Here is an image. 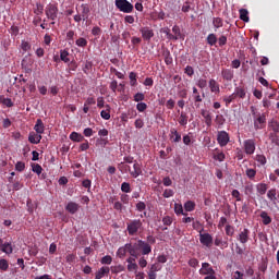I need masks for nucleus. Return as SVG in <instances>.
I'll return each mask as SVG.
<instances>
[{
  "instance_id": "69168bd1",
  "label": "nucleus",
  "mask_w": 279,
  "mask_h": 279,
  "mask_svg": "<svg viewBox=\"0 0 279 279\" xmlns=\"http://www.w3.org/2000/svg\"><path fill=\"white\" fill-rule=\"evenodd\" d=\"M163 226H171L173 223V218L171 216H165L162 218Z\"/></svg>"
},
{
  "instance_id": "2eb2a0df",
  "label": "nucleus",
  "mask_w": 279,
  "mask_h": 279,
  "mask_svg": "<svg viewBox=\"0 0 279 279\" xmlns=\"http://www.w3.org/2000/svg\"><path fill=\"white\" fill-rule=\"evenodd\" d=\"M28 141L32 143V145H38V143L43 141V135L36 132H31L28 135Z\"/></svg>"
},
{
  "instance_id": "473e14b6",
  "label": "nucleus",
  "mask_w": 279,
  "mask_h": 279,
  "mask_svg": "<svg viewBox=\"0 0 279 279\" xmlns=\"http://www.w3.org/2000/svg\"><path fill=\"white\" fill-rule=\"evenodd\" d=\"M233 95H235V98H236V97H240V99H245V95H246L245 88L236 87V88L234 89Z\"/></svg>"
},
{
  "instance_id": "4be33fe9",
  "label": "nucleus",
  "mask_w": 279,
  "mask_h": 279,
  "mask_svg": "<svg viewBox=\"0 0 279 279\" xmlns=\"http://www.w3.org/2000/svg\"><path fill=\"white\" fill-rule=\"evenodd\" d=\"M170 138L172 140V143H180V141H182V135L178 132V130L171 129Z\"/></svg>"
},
{
  "instance_id": "cd10ccee",
  "label": "nucleus",
  "mask_w": 279,
  "mask_h": 279,
  "mask_svg": "<svg viewBox=\"0 0 279 279\" xmlns=\"http://www.w3.org/2000/svg\"><path fill=\"white\" fill-rule=\"evenodd\" d=\"M179 125L185 126L189 124V116L186 112L182 111L180 117H179Z\"/></svg>"
},
{
  "instance_id": "423d86ee",
  "label": "nucleus",
  "mask_w": 279,
  "mask_h": 279,
  "mask_svg": "<svg viewBox=\"0 0 279 279\" xmlns=\"http://www.w3.org/2000/svg\"><path fill=\"white\" fill-rule=\"evenodd\" d=\"M243 147L246 156H252L256 151V142L254 140H245Z\"/></svg>"
},
{
  "instance_id": "7ed1b4c3",
  "label": "nucleus",
  "mask_w": 279,
  "mask_h": 279,
  "mask_svg": "<svg viewBox=\"0 0 279 279\" xmlns=\"http://www.w3.org/2000/svg\"><path fill=\"white\" fill-rule=\"evenodd\" d=\"M143 221L141 219H133L126 223V232L129 236H136L140 232H143Z\"/></svg>"
},
{
  "instance_id": "0eeeda50",
  "label": "nucleus",
  "mask_w": 279,
  "mask_h": 279,
  "mask_svg": "<svg viewBox=\"0 0 279 279\" xmlns=\"http://www.w3.org/2000/svg\"><path fill=\"white\" fill-rule=\"evenodd\" d=\"M58 5L56 4H48L46 7V16L47 19H49L50 21H56V19H58Z\"/></svg>"
},
{
  "instance_id": "774afa93",
  "label": "nucleus",
  "mask_w": 279,
  "mask_h": 279,
  "mask_svg": "<svg viewBox=\"0 0 279 279\" xmlns=\"http://www.w3.org/2000/svg\"><path fill=\"white\" fill-rule=\"evenodd\" d=\"M244 276H245V275H244L243 272L236 270V271L233 272L232 279H243Z\"/></svg>"
},
{
  "instance_id": "c03bdc74",
  "label": "nucleus",
  "mask_w": 279,
  "mask_h": 279,
  "mask_svg": "<svg viewBox=\"0 0 279 279\" xmlns=\"http://www.w3.org/2000/svg\"><path fill=\"white\" fill-rule=\"evenodd\" d=\"M234 99H236V94H231L230 96L225 97L223 101L226 104V107L228 108V106H230L234 101Z\"/></svg>"
},
{
  "instance_id": "f257e3e1",
  "label": "nucleus",
  "mask_w": 279,
  "mask_h": 279,
  "mask_svg": "<svg viewBox=\"0 0 279 279\" xmlns=\"http://www.w3.org/2000/svg\"><path fill=\"white\" fill-rule=\"evenodd\" d=\"M129 245L130 256H141V251L143 256L151 254V245L143 240H137L134 244L129 243Z\"/></svg>"
},
{
  "instance_id": "2f4dec72",
  "label": "nucleus",
  "mask_w": 279,
  "mask_h": 279,
  "mask_svg": "<svg viewBox=\"0 0 279 279\" xmlns=\"http://www.w3.org/2000/svg\"><path fill=\"white\" fill-rule=\"evenodd\" d=\"M0 104L3 106H7V108H12L14 106V102H12V99L5 98V96H0Z\"/></svg>"
},
{
  "instance_id": "a19ab883",
  "label": "nucleus",
  "mask_w": 279,
  "mask_h": 279,
  "mask_svg": "<svg viewBox=\"0 0 279 279\" xmlns=\"http://www.w3.org/2000/svg\"><path fill=\"white\" fill-rule=\"evenodd\" d=\"M256 189H257V193L259 195H265V193H267V184H265V183H258L256 185Z\"/></svg>"
},
{
  "instance_id": "20e7f679",
  "label": "nucleus",
  "mask_w": 279,
  "mask_h": 279,
  "mask_svg": "<svg viewBox=\"0 0 279 279\" xmlns=\"http://www.w3.org/2000/svg\"><path fill=\"white\" fill-rule=\"evenodd\" d=\"M116 8H118V10L124 14L134 12V5L128 0H116Z\"/></svg>"
},
{
  "instance_id": "f8f14e48",
  "label": "nucleus",
  "mask_w": 279,
  "mask_h": 279,
  "mask_svg": "<svg viewBox=\"0 0 279 279\" xmlns=\"http://www.w3.org/2000/svg\"><path fill=\"white\" fill-rule=\"evenodd\" d=\"M128 254H130V244L126 243L123 246H120L118 248V251L116 252V255L118 258H120L121 260H123V258H125V256H128Z\"/></svg>"
},
{
  "instance_id": "6e6d98bb",
  "label": "nucleus",
  "mask_w": 279,
  "mask_h": 279,
  "mask_svg": "<svg viewBox=\"0 0 279 279\" xmlns=\"http://www.w3.org/2000/svg\"><path fill=\"white\" fill-rule=\"evenodd\" d=\"M172 33H173V35L177 37L178 40H179V38H182V33H181V31H180V26L174 25V26L172 27Z\"/></svg>"
},
{
  "instance_id": "c9c22d12",
  "label": "nucleus",
  "mask_w": 279,
  "mask_h": 279,
  "mask_svg": "<svg viewBox=\"0 0 279 279\" xmlns=\"http://www.w3.org/2000/svg\"><path fill=\"white\" fill-rule=\"evenodd\" d=\"M192 228L194 230H196L197 232H199V234H202L204 232V225H202V222H199V220H196L192 223Z\"/></svg>"
},
{
  "instance_id": "680f3d73",
  "label": "nucleus",
  "mask_w": 279,
  "mask_h": 279,
  "mask_svg": "<svg viewBox=\"0 0 279 279\" xmlns=\"http://www.w3.org/2000/svg\"><path fill=\"white\" fill-rule=\"evenodd\" d=\"M128 271L136 274L138 271V264H128L126 266Z\"/></svg>"
},
{
  "instance_id": "3c124183",
  "label": "nucleus",
  "mask_w": 279,
  "mask_h": 279,
  "mask_svg": "<svg viewBox=\"0 0 279 279\" xmlns=\"http://www.w3.org/2000/svg\"><path fill=\"white\" fill-rule=\"evenodd\" d=\"M112 274H121V271H125V267L123 265L112 266Z\"/></svg>"
},
{
  "instance_id": "412c9836",
  "label": "nucleus",
  "mask_w": 279,
  "mask_h": 279,
  "mask_svg": "<svg viewBox=\"0 0 279 279\" xmlns=\"http://www.w3.org/2000/svg\"><path fill=\"white\" fill-rule=\"evenodd\" d=\"M132 178H138V175L143 174V169H141V165L138 162H135L133 165V170L130 172Z\"/></svg>"
},
{
  "instance_id": "a18cd8bd",
  "label": "nucleus",
  "mask_w": 279,
  "mask_h": 279,
  "mask_svg": "<svg viewBox=\"0 0 279 279\" xmlns=\"http://www.w3.org/2000/svg\"><path fill=\"white\" fill-rule=\"evenodd\" d=\"M121 191L122 193H132V185L129 182H123L121 184Z\"/></svg>"
},
{
  "instance_id": "603ef678",
  "label": "nucleus",
  "mask_w": 279,
  "mask_h": 279,
  "mask_svg": "<svg viewBox=\"0 0 279 279\" xmlns=\"http://www.w3.org/2000/svg\"><path fill=\"white\" fill-rule=\"evenodd\" d=\"M10 268V264L8 263L7 259H0V269L1 271H8Z\"/></svg>"
},
{
  "instance_id": "393cba45",
  "label": "nucleus",
  "mask_w": 279,
  "mask_h": 279,
  "mask_svg": "<svg viewBox=\"0 0 279 279\" xmlns=\"http://www.w3.org/2000/svg\"><path fill=\"white\" fill-rule=\"evenodd\" d=\"M206 43L209 47H215V45H217V35L215 33H210L206 38Z\"/></svg>"
},
{
  "instance_id": "f03ea898",
  "label": "nucleus",
  "mask_w": 279,
  "mask_h": 279,
  "mask_svg": "<svg viewBox=\"0 0 279 279\" xmlns=\"http://www.w3.org/2000/svg\"><path fill=\"white\" fill-rule=\"evenodd\" d=\"M76 14L74 15L75 23H82V21H88V16H90V7L86 3H82L81 5H76L75 8Z\"/></svg>"
},
{
  "instance_id": "09e8293b",
  "label": "nucleus",
  "mask_w": 279,
  "mask_h": 279,
  "mask_svg": "<svg viewBox=\"0 0 279 279\" xmlns=\"http://www.w3.org/2000/svg\"><path fill=\"white\" fill-rule=\"evenodd\" d=\"M244 193H245V195H252V193H254V184L247 183L244 186Z\"/></svg>"
},
{
  "instance_id": "9d476101",
  "label": "nucleus",
  "mask_w": 279,
  "mask_h": 279,
  "mask_svg": "<svg viewBox=\"0 0 279 279\" xmlns=\"http://www.w3.org/2000/svg\"><path fill=\"white\" fill-rule=\"evenodd\" d=\"M140 32L142 34L143 40H145L146 43H149V40L154 38V29L147 26L142 27Z\"/></svg>"
},
{
  "instance_id": "f3484780",
  "label": "nucleus",
  "mask_w": 279,
  "mask_h": 279,
  "mask_svg": "<svg viewBox=\"0 0 279 279\" xmlns=\"http://www.w3.org/2000/svg\"><path fill=\"white\" fill-rule=\"evenodd\" d=\"M34 130L37 134H45V123L43 122V119H37L36 123L34 125Z\"/></svg>"
},
{
  "instance_id": "052dcab7",
  "label": "nucleus",
  "mask_w": 279,
  "mask_h": 279,
  "mask_svg": "<svg viewBox=\"0 0 279 279\" xmlns=\"http://www.w3.org/2000/svg\"><path fill=\"white\" fill-rule=\"evenodd\" d=\"M267 197L268 199H270V202H276V189L269 190L267 193Z\"/></svg>"
},
{
  "instance_id": "5fc2aeb1",
  "label": "nucleus",
  "mask_w": 279,
  "mask_h": 279,
  "mask_svg": "<svg viewBox=\"0 0 279 279\" xmlns=\"http://www.w3.org/2000/svg\"><path fill=\"white\" fill-rule=\"evenodd\" d=\"M129 80L131 82V86H136L138 84L137 81H136V73L135 72H130Z\"/></svg>"
},
{
  "instance_id": "9b49d317",
  "label": "nucleus",
  "mask_w": 279,
  "mask_h": 279,
  "mask_svg": "<svg viewBox=\"0 0 279 279\" xmlns=\"http://www.w3.org/2000/svg\"><path fill=\"white\" fill-rule=\"evenodd\" d=\"M236 239L240 241V243H242V245H245V243H247V241H250V231L248 229H240V232L236 236Z\"/></svg>"
},
{
  "instance_id": "4d7b16f0",
  "label": "nucleus",
  "mask_w": 279,
  "mask_h": 279,
  "mask_svg": "<svg viewBox=\"0 0 279 279\" xmlns=\"http://www.w3.org/2000/svg\"><path fill=\"white\" fill-rule=\"evenodd\" d=\"M133 100L140 104V101H145V94L137 93L134 95Z\"/></svg>"
},
{
  "instance_id": "6e6552de",
  "label": "nucleus",
  "mask_w": 279,
  "mask_h": 279,
  "mask_svg": "<svg viewBox=\"0 0 279 279\" xmlns=\"http://www.w3.org/2000/svg\"><path fill=\"white\" fill-rule=\"evenodd\" d=\"M217 141L220 147H226L230 143V135L226 131H219L217 135Z\"/></svg>"
},
{
  "instance_id": "72a5a7b5",
  "label": "nucleus",
  "mask_w": 279,
  "mask_h": 279,
  "mask_svg": "<svg viewBox=\"0 0 279 279\" xmlns=\"http://www.w3.org/2000/svg\"><path fill=\"white\" fill-rule=\"evenodd\" d=\"M0 250L4 254H12V252H14V250L12 248V244L10 242H5Z\"/></svg>"
},
{
  "instance_id": "a878e982",
  "label": "nucleus",
  "mask_w": 279,
  "mask_h": 279,
  "mask_svg": "<svg viewBox=\"0 0 279 279\" xmlns=\"http://www.w3.org/2000/svg\"><path fill=\"white\" fill-rule=\"evenodd\" d=\"M162 56L165 58V62H166L167 66L173 64V57H171V51H169L167 49L163 51Z\"/></svg>"
},
{
  "instance_id": "7c9ffc66",
  "label": "nucleus",
  "mask_w": 279,
  "mask_h": 279,
  "mask_svg": "<svg viewBox=\"0 0 279 279\" xmlns=\"http://www.w3.org/2000/svg\"><path fill=\"white\" fill-rule=\"evenodd\" d=\"M259 217L263 219L264 226H269V223H271V217H269L267 211H262Z\"/></svg>"
},
{
  "instance_id": "79ce46f5",
  "label": "nucleus",
  "mask_w": 279,
  "mask_h": 279,
  "mask_svg": "<svg viewBox=\"0 0 279 279\" xmlns=\"http://www.w3.org/2000/svg\"><path fill=\"white\" fill-rule=\"evenodd\" d=\"M60 60H62V62H71V59H69V50H61L60 51Z\"/></svg>"
},
{
  "instance_id": "8fccbe9b",
  "label": "nucleus",
  "mask_w": 279,
  "mask_h": 279,
  "mask_svg": "<svg viewBox=\"0 0 279 279\" xmlns=\"http://www.w3.org/2000/svg\"><path fill=\"white\" fill-rule=\"evenodd\" d=\"M135 208L138 213H143V210L147 208V205L145 204V202L140 201L138 203H136Z\"/></svg>"
},
{
  "instance_id": "c85d7f7f",
  "label": "nucleus",
  "mask_w": 279,
  "mask_h": 279,
  "mask_svg": "<svg viewBox=\"0 0 279 279\" xmlns=\"http://www.w3.org/2000/svg\"><path fill=\"white\" fill-rule=\"evenodd\" d=\"M193 99H194V102L197 105V104H202L203 101V98H202V95H199V90L197 89V87H193Z\"/></svg>"
},
{
  "instance_id": "39448f33",
  "label": "nucleus",
  "mask_w": 279,
  "mask_h": 279,
  "mask_svg": "<svg viewBox=\"0 0 279 279\" xmlns=\"http://www.w3.org/2000/svg\"><path fill=\"white\" fill-rule=\"evenodd\" d=\"M253 117L255 130H263V128H265V125L267 124V118L265 117V114L253 113Z\"/></svg>"
},
{
  "instance_id": "ddd939ff",
  "label": "nucleus",
  "mask_w": 279,
  "mask_h": 279,
  "mask_svg": "<svg viewBox=\"0 0 279 279\" xmlns=\"http://www.w3.org/2000/svg\"><path fill=\"white\" fill-rule=\"evenodd\" d=\"M199 274L201 276H215V269H213L208 263H203Z\"/></svg>"
},
{
  "instance_id": "4c0bfd02",
  "label": "nucleus",
  "mask_w": 279,
  "mask_h": 279,
  "mask_svg": "<svg viewBox=\"0 0 279 279\" xmlns=\"http://www.w3.org/2000/svg\"><path fill=\"white\" fill-rule=\"evenodd\" d=\"M184 208L186 213H193V210H195V202L193 201L185 202Z\"/></svg>"
},
{
  "instance_id": "49530a36",
  "label": "nucleus",
  "mask_w": 279,
  "mask_h": 279,
  "mask_svg": "<svg viewBox=\"0 0 279 279\" xmlns=\"http://www.w3.org/2000/svg\"><path fill=\"white\" fill-rule=\"evenodd\" d=\"M21 49H22V51H25V52L31 51L32 50V44H29V41L22 40Z\"/></svg>"
},
{
  "instance_id": "e433bc0d",
  "label": "nucleus",
  "mask_w": 279,
  "mask_h": 279,
  "mask_svg": "<svg viewBox=\"0 0 279 279\" xmlns=\"http://www.w3.org/2000/svg\"><path fill=\"white\" fill-rule=\"evenodd\" d=\"M174 213H175V215H183L184 217H186V215H189V214L184 213V207H182V204H178V203L174 204Z\"/></svg>"
},
{
  "instance_id": "de8ad7c7",
  "label": "nucleus",
  "mask_w": 279,
  "mask_h": 279,
  "mask_svg": "<svg viewBox=\"0 0 279 279\" xmlns=\"http://www.w3.org/2000/svg\"><path fill=\"white\" fill-rule=\"evenodd\" d=\"M75 45L76 47H86L88 45V40H86L84 37H81L76 39Z\"/></svg>"
},
{
  "instance_id": "bf43d9fd",
  "label": "nucleus",
  "mask_w": 279,
  "mask_h": 279,
  "mask_svg": "<svg viewBox=\"0 0 279 279\" xmlns=\"http://www.w3.org/2000/svg\"><path fill=\"white\" fill-rule=\"evenodd\" d=\"M162 195L166 199H169V197H173V195H175V192L171 189H166Z\"/></svg>"
},
{
  "instance_id": "13d9d810",
  "label": "nucleus",
  "mask_w": 279,
  "mask_h": 279,
  "mask_svg": "<svg viewBox=\"0 0 279 279\" xmlns=\"http://www.w3.org/2000/svg\"><path fill=\"white\" fill-rule=\"evenodd\" d=\"M15 171H19L20 173L25 171V162L23 161H17L15 163Z\"/></svg>"
},
{
  "instance_id": "e2e57ef3",
  "label": "nucleus",
  "mask_w": 279,
  "mask_h": 279,
  "mask_svg": "<svg viewBox=\"0 0 279 279\" xmlns=\"http://www.w3.org/2000/svg\"><path fill=\"white\" fill-rule=\"evenodd\" d=\"M136 110H137L138 112H145V111L147 110V104H145V102H138V104L136 105Z\"/></svg>"
},
{
  "instance_id": "6ab92c4d",
  "label": "nucleus",
  "mask_w": 279,
  "mask_h": 279,
  "mask_svg": "<svg viewBox=\"0 0 279 279\" xmlns=\"http://www.w3.org/2000/svg\"><path fill=\"white\" fill-rule=\"evenodd\" d=\"M65 210H68V213H70V215H75V213H77V210H80V205L75 202H70L65 206Z\"/></svg>"
},
{
  "instance_id": "aec40b11",
  "label": "nucleus",
  "mask_w": 279,
  "mask_h": 279,
  "mask_svg": "<svg viewBox=\"0 0 279 279\" xmlns=\"http://www.w3.org/2000/svg\"><path fill=\"white\" fill-rule=\"evenodd\" d=\"M110 274V267L108 266H102L95 275L96 279H101L104 276H108Z\"/></svg>"
},
{
  "instance_id": "bb28decb",
  "label": "nucleus",
  "mask_w": 279,
  "mask_h": 279,
  "mask_svg": "<svg viewBox=\"0 0 279 279\" xmlns=\"http://www.w3.org/2000/svg\"><path fill=\"white\" fill-rule=\"evenodd\" d=\"M70 138L74 142V143H82L84 141V135L77 133V132H72L70 134Z\"/></svg>"
},
{
  "instance_id": "0e129e2a",
  "label": "nucleus",
  "mask_w": 279,
  "mask_h": 279,
  "mask_svg": "<svg viewBox=\"0 0 279 279\" xmlns=\"http://www.w3.org/2000/svg\"><path fill=\"white\" fill-rule=\"evenodd\" d=\"M215 121L217 125H223V123H226V118H223V114H218L216 116Z\"/></svg>"
},
{
  "instance_id": "1a4fd4ad",
  "label": "nucleus",
  "mask_w": 279,
  "mask_h": 279,
  "mask_svg": "<svg viewBox=\"0 0 279 279\" xmlns=\"http://www.w3.org/2000/svg\"><path fill=\"white\" fill-rule=\"evenodd\" d=\"M199 243L205 247H213V235L210 233H199Z\"/></svg>"
},
{
  "instance_id": "4468645a",
  "label": "nucleus",
  "mask_w": 279,
  "mask_h": 279,
  "mask_svg": "<svg viewBox=\"0 0 279 279\" xmlns=\"http://www.w3.org/2000/svg\"><path fill=\"white\" fill-rule=\"evenodd\" d=\"M201 114L203 119H205V125H207V128H210L213 125V114L210 113V111L202 109Z\"/></svg>"
},
{
  "instance_id": "338daca9",
  "label": "nucleus",
  "mask_w": 279,
  "mask_h": 279,
  "mask_svg": "<svg viewBox=\"0 0 279 279\" xmlns=\"http://www.w3.org/2000/svg\"><path fill=\"white\" fill-rule=\"evenodd\" d=\"M258 270L262 271V274H265V271H267V262L262 260L258 265Z\"/></svg>"
},
{
  "instance_id": "c756f323",
  "label": "nucleus",
  "mask_w": 279,
  "mask_h": 279,
  "mask_svg": "<svg viewBox=\"0 0 279 279\" xmlns=\"http://www.w3.org/2000/svg\"><path fill=\"white\" fill-rule=\"evenodd\" d=\"M213 25L215 27V32H217V29H219L220 27H223V20L221 17H214Z\"/></svg>"
},
{
  "instance_id": "a211bd4d",
  "label": "nucleus",
  "mask_w": 279,
  "mask_h": 279,
  "mask_svg": "<svg viewBox=\"0 0 279 279\" xmlns=\"http://www.w3.org/2000/svg\"><path fill=\"white\" fill-rule=\"evenodd\" d=\"M213 158H214V160H217L218 162H223V160H226V154L223 151H221L219 148H215Z\"/></svg>"
},
{
  "instance_id": "f704fd0d",
  "label": "nucleus",
  "mask_w": 279,
  "mask_h": 279,
  "mask_svg": "<svg viewBox=\"0 0 279 279\" xmlns=\"http://www.w3.org/2000/svg\"><path fill=\"white\" fill-rule=\"evenodd\" d=\"M216 247H228V243L227 242H223V239L219 235H217L215 238V241H214Z\"/></svg>"
},
{
  "instance_id": "dca6fc26",
  "label": "nucleus",
  "mask_w": 279,
  "mask_h": 279,
  "mask_svg": "<svg viewBox=\"0 0 279 279\" xmlns=\"http://www.w3.org/2000/svg\"><path fill=\"white\" fill-rule=\"evenodd\" d=\"M221 76L226 82H232L234 80V71L230 69H223L221 71Z\"/></svg>"
},
{
  "instance_id": "58836bf2",
  "label": "nucleus",
  "mask_w": 279,
  "mask_h": 279,
  "mask_svg": "<svg viewBox=\"0 0 279 279\" xmlns=\"http://www.w3.org/2000/svg\"><path fill=\"white\" fill-rule=\"evenodd\" d=\"M245 174L248 178V180H254L256 178V169H254V168H246Z\"/></svg>"
},
{
  "instance_id": "b1692460",
  "label": "nucleus",
  "mask_w": 279,
  "mask_h": 279,
  "mask_svg": "<svg viewBox=\"0 0 279 279\" xmlns=\"http://www.w3.org/2000/svg\"><path fill=\"white\" fill-rule=\"evenodd\" d=\"M209 89L210 93H220L221 89L219 88V83L215 78L209 80Z\"/></svg>"
},
{
  "instance_id": "ea45409f",
  "label": "nucleus",
  "mask_w": 279,
  "mask_h": 279,
  "mask_svg": "<svg viewBox=\"0 0 279 279\" xmlns=\"http://www.w3.org/2000/svg\"><path fill=\"white\" fill-rule=\"evenodd\" d=\"M43 12H45V5H43V3L40 2H37L36 8L34 9V14H36L37 16H40Z\"/></svg>"
},
{
  "instance_id": "864d4df0",
  "label": "nucleus",
  "mask_w": 279,
  "mask_h": 279,
  "mask_svg": "<svg viewBox=\"0 0 279 279\" xmlns=\"http://www.w3.org/2000/svg\"><path fill=\"white\" fill-rule=\"evenodd\" d=\"M101 265H112V256L106 255L100 259Z\"/></svg>"
},
{
  "instance_id": "5701e85b",
  "label": "nucleus",
  "mask_w": 279,
  "mask_h": 279,
  "mask_svg": "<svg viewBox=\"0 0 279 279\" xmlns=\"http://www.w3.org/2000/svg\"><path fill=\"white\" fill-rule=\"evenodd\" d=\"M239 14L241 21L244 23H250V11H247V9H240Z\"/></svg>"
},
{
  "instance_id": "37998d69",
  "label": "nucleus",
  "mask_w": 279,
  "mask_h": 279,
  "mask_svg": "<svg viewBox=\"0 0 279 279\" xmlns=\"http://www.w3.org/2000/svg\"><path fill=\"white\" fill-rule=\"evenodd\" d=\"M107 110H102L100 112L101 119H105V121H110V106L107 105Z\"/></svg>"
}]
</instances>
